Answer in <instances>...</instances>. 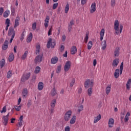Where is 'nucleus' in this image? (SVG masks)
Masks as SVG:
<instances>
[{
    "mask_svg": "<svg viewBox=\"0 0 131 131\" xmlns=\"http://www.w3.org/2000/svg\"><path fill=\"white\" fill-rule=\"evenodd\" d=\"M53 31V28L51 27L50 28V29L48 31V36H50V35H52V32Z\"/></svg>",
    "mask_w": 131,
    "mask_h": 131,
    "instance_id": "obj_51",
    "label": "nucleus"
},
{
    "mask_svg": "<svg viewBox=\"0 0 131 131\" xmlns=\"http://www.w3.org/2000/svg\"><path fill=\"white\" fill-rule=\"evenodd\" d=\"M40 71V67H39V66L36 67L34 71L35 73L36 74H37V73H39Z\"/></svg>",
    "mask_w": 131,
    "mask_h": 131,
    "instance_id": "obj_42",
    "label": "nucleus"
},
{
    "mask_svg": "<svg viewBox=\"0 0 131 131\" xmlns=\"http://www.w3.org/2000/svg\"><path fill=\"white\" fill-rule=\"evenodd\" d=\"M84 86L85 89H89V88H93V86H94V80L87 79L84 82Z\"/></svg>",
    "mask_w": 131,
    "mask_h": 131,
    "instance_id": "obj_2",
    "label": "nucleus"
},
{
    "mask_svg": "<svg viewBox=\"0 0 131 131\" xmlns=\"http://www.w3.org/2000/svg\"><path fill=\"white\" fill-rule=\"evenodd\" d=\"M128 119H129V118H128V117L125 116V118H124V121H125V122H127V121H128Z\"/></svg>",
    "mask_w": 131,
    "mask_h": 131,
    "instance_id": "obj_62",
    "label": "nucleus"
},
{
    "mask_svg": "<svg viewBox=\"0 0 131 131\" xmlns=\"http://www.w3.org/2000/svg\"><path fill=\"white\" fill-rule=\"evenodd\" d=\"M14 53H11L9 57V62H12V61L14 60Z\"/></svg>",
    "mask_w": 131,
    "mask_h": 131,
    "instance_id": "obj_33",
    "label": "nucleus"
},
{
    "mask_svg": "<svg viewBox=\"0 0 131 131\" xmlns=\"http://www.w3.org/2000/svg\"><path fill=\"white\" fill-rule=\"evenodd\" d=\"M93 48V41H89L88 44V50H91Z\"/></svg>",
    "mask_w": 131,
    "mask_h": 131,
    "instance_id": "obj_37",
    "label": "nucleus"
},
{
    "mask_svg": "<svg viewBox=\"0 0 131 131\" xmlns=\"http://www.w3.org/2000/svg\"><path fill=\"white\" fill-rule=\"evenodd\" d=\"M20 22V17L17 16L15 19L14 28H17L19 26Z\"/></svg>",
    "mask_w": 131,
    "mask_h": 131,
    "instance_id": "obj_11",
    "label": "nucleus"
},
{
    "mask_svg": "<svg viewBox=\"0 0 131 131\" xmlns=\"http://www.w3.org/2000/svg\"><path fill=\"white\" fill-rule=\"evenodd\" d=\"M42 54L37 56L35 59V63H40L42 61Z\"/></svg>",
    "mask_w": 131,
    "mask_h": 131,
    "instance_id": "obj_10",
    "label": "nucleus"
},
{
    "mask_svg": "<svg viewBox=\"0 0 131 131\" xmlns=\"http://www.w3.org/2000/svg\"><path fill=\"white\" fill-rule=\"evenodd\" d=\"M76 121V116H73L71 120H70V124H74L75 123V121Z\"/></svg>",
    "mask_w": 131,
    "mask_h": 131,
    "instance_id": "obj_29",
    "label": "nucleus"
},
{
    "mask_svg": "<svg viewBox=\"0 0 131 131\" xmlns=\"http://www.w3.org/2000/svg\"><path fill=\"white\" fill-rule=\"evenodd\" d=\"M10 14V10H7L3 13V16L4 18H8Z\"/></svg>",
    "mask_w": 131,
    "mask_h": 131,
    "instance_id": "obj_24",
    "label": "nucleus"
},
{
    "mask_svg": "<svg viewBox=\"0 0 131 131\" xmlns=\"http://www.w3.org/2000/svg\"><path fill=\"white\" fill-rule=\"evenodd\" d=\"M50 22V16H47L45 20L44 26L45 28L49 27V23Z\"/></svg>",
    "mask_w": 131,
    "mask_h": 131,
    "instance_id": "obj_13",
    "label": "nucleus"
},
{
    "mask_svg": "<svg viewBox=\"0 0 131 131\" xmlns=\"http://www.w3.org/2000/svg\"><path fill=\"white\" fill-rule=\"evenodd\" d=\"M57 7H58V3H55L53 4L52 6V9L53 10H56V9H57Z\"/></svg>",
    "mask_w": 131,
    "mask_h": 131,
    "instance_id": "obj_52",
    "label": "nucleus"
},
{
    "mask_svg": "<svg viewBox=\"0 0 131 131\" xmlns=\"http://www.w3.org/2000/svg\"><path fill=\"white\" fill-rule=\"evenodd\" d=\"M56 46V42L54 41H52V38H49L47 42V47L48 49L50 48H55Z\"/></svg>",
    "mask_w": 131,
    "mask_h": 131,
    "instance_id": "obj_3",
    "label": "nucleus"
},
{
    "mask_svg": "<svg viewBox=\"0 0 131 131\" xmlns=\"http://www.w3.org/2000/svg\"><path fill=\"white\" fill-rule=\"evenodd\" d=\"M27 107H28V108L30 107V106H31V100H29L27 104Z\"/></svg>",
    "mask_w": 131,
    "mask_h": 131,
    "instance_id": "obj_58",
    "label": "nucleus"
},
{
    "mask_svg": "<svg viewBox=\"0 0 131 131\" xmlns=\"http://www.w3.org/2000/svg\"><path fill=\"white\" fill-rule=\"evenodd\" d=\"M115 57H118L119 56V48L117 47L116 48V50L114 52Z\"/></svg>",
    "mask_w": 131,
    "mask_h": 131,
    "instance_id": "obj_31",
    "label": "nucleus"
},
{
    "mask_svg": "<svg viewBox=\"0 0 131 131\" xmlns=\"http://www.w3.org/2000/svg\"><path fill=\"white\" fill-rule=\"evenodd\" d=\"M32 33H30L27 38V42H30L32 40Z\"/></svg>",
    "mask_w": 131,
    "mask_h": 131,
    "instance_id": "obj_28",
    "label": "nucleus"
},
{
    "mask_svg": "<svg viewBox=\"0 0 131 131\" xmlns=\"http://www.w3.org/2000/svg\"><path fill=\"white\" fill-rule=\"evenodd\" d=\"M71 114H72V112L71 111H69L65 114L64 120L66 121H68V120L70 119Z\"/></svg>",
    "mask_w": 131,
    "mask_h": 131,
    "instance_id": "obj_6",
    "label": "nucleus"
},
{
    "mask_svg": "<svg viewBox=\"0 0 131 131\" xmlns=\"http://www.w3.org/2000/svg\"><path fill=\"white\" fill-rule=\"evenodd\" d=\"M64 131H70V126H67L64 128Z\"/></svg>",
    "mask_w": 131,
    "mask_h": 131,
    "instance_id": "obj_56",
    "label": "nucleus"
},
{
    "mask_svg": "<svg viewBox=\"0 0 131 131\" xmlns=\"http://www.w3.org/2000/svg\"><path fill=\"white\" fill-rule=\"evenodd\" d=\"M12 77V71H9L7 74V78H11Z\"/></svg>",
    "mask_w": 131,
    "mask_h": 131,
    "instance_id": "obj_45",
    "label": "nucleus"
},
{
    "mask_svg": "<svg viewBox=\"0 0 131 131\" xmlns=\"http://www.w3.org/2000/svg\"><path fill=\"white\" fill-rule=\"evenodd\" d=\"M126 89L128 91H129L130 90V84H126Z\"/></svg>",
    "mask_w": 131,
    "mask_h": 131,
    "instance_id": "obj_61",
    "label": "nucleus"
},
{
    "mask_svg": "<svg viewBox=\"0 0 131 131\" xmlns=\"http://www.w3.org/2000/svg\"><path fill=\"white\" fill-rule=\"evenodd\" d=\"M115 5H116L115 0H111V7H113V8H114V7H115Z\"/></svg>",
    "mask_w": 131,
    "mask_h": 131,
    "instance_id": "obj_47",
    "label": "nucleus"
},
{
    "mask_svg": "<svg viewBox=\"0 0 131 131\" xmlns=\"http://www.w3.org/2000/svg\"><path fill=\"white\" fill-rule=\"evenodd\" d=\"M61 39L63 41H65V40H66V36H65V35H63L62 36Z\"/></svg>",
    "mask_w": 131,
    "mask_h": 131,
    "instance_id": "obj_59",
    "label": "nucleus"
},
{
    "mask_svg": "<svg viewBox=\"0 0 131 131\" xmlns=\"http://www.w3.org/2000/svg\"><path fill=\"white\" fill-rule=\"evenodd\" d=\"M50 95L52 97H54V96H56V95H57V91H56V89L55 88H53V89L51 91Z\"/></svg>",
    "mask_w": 131,
    "mask_h": 131,
    "instance_id": "obj_34",
    "label": "nucleus"
},
{
    "mask_svg": "<svg viewBox=\"0 0 131 131\" xmlns=\"http://www.w3.org/2000/svg\"><path fill=\"white\" fill-rule=\"evenodd\" d=\"M11 23V20L9 18H7L5 21V24L6 25V27L5 28L6 31H8V29H9V27H10V24Z\"/></svg>",
    "mask_w": 131,
    "mask_h": 131,
    "instance_id": "obj_17",
    "label": "nucleus"
},
{
    "mask_svg": "<svg viewBox=\"0 0 131 131\" xmlns=\"http://www.w3.org/2000/svg\"><path fill=\"white\" fill-rule=\"evenodd\" d=\"M77 53V48L75 46L72 47L71 49V54L72 55H75Z\"/></svg>",
    "mask_w": 131,
    "mask_h": 131,
    "instance_id": "obj_15",
    "label": "nucleus"
},
{
    "mask_svg": "<svg viewBox=\"0 0 131 131\" xmlns=\"http://www.w3.org/2000/svg\"><path fill=\"white\" fill-rule=\"evenodd\" d=\"M15 34H16V31L14 30V29H9L8 32L9 36H11L10 39V42L11 43L14 39V37H15Z\"/></svg>",
    "mask_w": 131,
    "mask_h": 131,
    "instance_id": "obj_4",
    "label": "nucleus"
},
{
    "mask_svg": "<svg viewBox=\"0 0 131 131\" xmlns=\"http://www.w3.org/2000/svg\"><path fill=\"white\" fill-rule=\"evenodd\" d=\"M1 113H6L7 112V107L6 106L3 107V110L0 111Z\"/></svg>",
    "mask_w": 131,
    "mask_h": 131,
    "instance_id": "obj_48",
    "label": "nucleus"
},
{
    "mask_svg": "<svg viewBox=\"0 0 131 131\" xmlns=\"http://www.w3.org/2000/svg\"><path fill=\"white\" fill-rule=\"evenodd\" d=\"M58 57H53L52 59H51V64H56V63L58 62Z\"/></svg>",
    "mask_w": 131,
    "mask_h": 131,
    "instance_id": "obj_22",
    "label": "nucleus"
},
{
    "mask_svg": "<svg viewBox=\"0 0 131 131\" xmlns=\"http://www.w3.org/2000/svg\"><path fill=\"white\" fill-rule=\"evenodd\" d=\"M9 47V41L8 40H5L3 45L2 46V50L6 51Z\"/></svg>",
    "mask_w": 131,
    "mask_h": 131,
    "instance_id": "obj_16",
    "label": "nucleus"
},
{
    "mask_svg": "<svg viewBox=\"0 0 131 131\" xmlns=\"http://www.w3.org/2000/svg\"><path fill=\"white\" fill-rule=\"evenodd\" d=\"M81 5H85L86 4V0H81Z\"/></svg>",
    "mask_w": 131,
    "mask_h": 131,
    "instance_id": "obj_60",
    "label": "nucleus"
},
{
    "mask_svg": "<svg viewBox=\"0 0 131 131\" xmlns=\"http://www.w3.org/2000/svg\"><path fill=\"white\" fill-rule=\"evenodd\" d=\"M123 70V62H122L120 67V73L122 74V71Z\"/></svg>",
    "mask_w": 131,
    "mask_h": 131,
    "instance_id": "obj_43",
    "label": "nucleus"
},
{
    "mask_svg": "<svg viewBox=\"0 0 131 131\" xmlns=\"http://www.w3.org/2000/svg\"><path fill=\"white\" fill-rule=\"evenodd\" d=\"M9 122V118L5 117V116H3V122L4 125H7L8 124V122Z\"/></svg>",
    "mask_w": 131,
    "mask_h": 131,
    "instance_id": "obj_18",
    "label": "nucleus"
},
{
    "mask_svg": "<svg viewBox=\"0 0 131 131\" xmlns=\"http://www.w3.org/2000/svg\"><path fill=\"white\" fill-rule=\"evenodd\" d=\"M88 96H89L90 97H91V96H92V94H93V88L91 87L89 88L88 89Z\"/></svg>",
    "mask_w": 131,
    "mask_h": 131,
    "instance_id": "obj_32",
    "label": "nucleus"
},
{
    "mask_svg": "<svg viewBox=\"0 0 131 131\" xmlns=\"http://www.w3.org/2000/svg\"><path fill=\"white\" fill-rule=\"evenodd\" d=\"M105 35V29H102L100 31V40L102 41L103 38H104V35Z\"/></svg>",
    "mask_w": 131,
    "mask_h": 131,
    "instance_id": "obj_19",
    "label": "nucleus"
},
{
    "mask_svg": "<svg viewBox=\"0 0 131 131\" xmlns=\"http://www.w3.org/2000/svg\"><path fill=\"white\" fill-rule=\"evenodd\" d=\"M82 110H83V105L82 104H79V105H78L77 112L80 113V112H81Z\"/></svg>",
    "mask_w": 131,
    "mask_h": 131,
    "instance_id": "obj_30",
    "label": "nucleus"
},
{
    "mask_svg": "<svg viewBox=\"0 0 131 131\" xmlns=\"http://www.w3.org/2000/svg\"><path fill=\"white\" fill-rule=\"evenodd\" d=\"M69 9H70V5H69V3H67L66 7L64 8V13L66 14H67L69 11Z\"/></svg>",
    "mask_w": 131,
    "mask_h": 131,
    "instance_id": "obj_27",
    "label": "nucleus"
},
{
    "mask_svg": "<svg viewBox=\"0 0 131 131\" xmlns=\"http://www.w3.org/2000/svg\"><path fill=\"white\" fill-rule=\"evenodd\" d=\"M120 60L119 58H115L112 62L113 68H115V67H117L118 66V64H119Z\"/></svg>",
    "mask_w": 131,
    "mask_h": 131,
    "instance_id": "obj_8",
    "label": "nucleus"
},
{
    "mask_svg": "<svg viewBox=\"0 0 131 131\" xmlns=\"http://www.w3.org/2000/svg\"><path fill=\"white\" fill-rule=\"evenodd\" d=\"M78 94H81L82 93V88L81 87L78 89Z\"/></svg>",
    "mask_w": 131,
    "mask_h": 131,
    "instance_id": "obj_55",
    "label": "nucleus"
},
{
    "mask_svg": "<svg viewBox=\"0 0 131 131\" xmlns=\"http://www.w3.org/2000/svg\"><path fill=\"white\" fill-rule=\"evenodd\" d=\"M64 50H65V46L64 45H61L60 47V52H64Z\"/></svg>",
    "mask_w": 131,
    "mask_h": 131,
    "instance_id": "obj_53",
    "label": "nucleus"
},
{
    "mask_svg": "<svg viewBox=\"0 0 131 131\" xmlns=\"http://www.w3.org/2000/svg\"><path fill=\"white\" fill-rule=\"evenodd\" d=\"M14 108L15 109L16 111H19L21 109V105H19V106L15 105L14 106Z\"/></svg>",
    "mask_w": 131,
    "mask_h": 131,
    "instance_id": "obj_50",
    "label": "nucleus"
},
{
    "mask_svg": "<svg viewBox=\"0 0 131 131\" xmlns=\"http://www.w3.org/2000/svg\"><path fill=\"white\" fill-rule=\"evenodd\" d=\"M101 118H102V116L101 115V114H99V115H98L97 116L94 117V123H97V122H99V121H100V120H101Z\"/></svg>",
    "mask_w": 131,
    "mask_h": 131,
    "instance_id": "obj_14",
    "label": "nucleus"
},
{
    "mask_svg": "<svg viewBox=\"0 0 131 131\" xmlns=\"http://www.w3.org/2000/svg\"><path fill=\"white\" fill-rule=\"evenodd\" d=\"M56 99L52 100L50 103V106L52 108H55L56 106Z\"/></svg>",
    "mask_w": 131,
    "mask_h": 131,
    "instance_id": "obj_35",
    "label": "nucleus"
},
{
    "mask_svg": "<svg viewBox=\"0 0 131 131\" xmlns=\"http://www.w3.org/2000/svg\"><path fill=\"white\" fill-rule=\"evenodd\" d=\"M131 84V79H128V81H127L126 84Z\"/></svg>",
    "mask_w": 131,
    "mask_h": 131,
    "instance_id": "obj_64",
    "label": "nucleus"
},
{
    "mask_svg": "<svg viewBox=\"0 0 131 131\" xmlns=\"http://www.w3.org/2000/svg\"><path fill=\"white\" fill-rule=\"evenodd\" d=\"M114 27L115 30V33L118 35L119 33H121L122 32V30L123 29V26L122 25H119V21L116 19L115 20L114 23Z\"/></svg>",
    "mask_w": 131,
    "mask_h": 131,
    "instance_id": "obj_1",
    "label": "nucleus"
},
{
    "mask_svg": "<svg viewBox=\"0 0 131 131\" xmlns=\"http://www.w3.org/2000/svg\"><path fill=\"white\" fill-rule=\"evenodd\" d=\"M89 40V34H86L85 37L84 39V42L85 43H88V41Z\"/></svg>",
    "mask_w": 131,
    "mask_h": 131,
    "instance_id": "obj_44",
    "label": "nucleus"
},
{
    "mask_svg": "<svg viewBox=\"0 0 131 131\" xmlns=\"http://www.w3.org/2000/svg\"><path fill=\"white\" fill-rule=\"evenodd\" d=\"M3 13H4V8L3 7H1L0 8V16H2Z\"/></svg>",
    "mask_w": 131,
    "mask_h": 131,
    "instance_id": "obj_57",
    "label": "nucleus"
},
{
    "mask_svg": "<svg viewBox=\"0 0 131 131\" xmlns=\"http://www.w3.org/2000/svg\"><path fill=\"white\" fill-rule=\"evenodd\" d=\"M27 55H28V51H26L22 56L21 59L23 60H25V59H26V57H27Z\"/></svg>",
    "mask_w": 131,
    "mask_h": 131,
    "instance_id": "obj_41",
    "label": "nucleus"
},
{
    "mask_svg": "<svg viewBox=\"0 0 131 131\" xmlns=\"http://www.w3.org/2000/svg\"><path fill=\"white\" fill-rule=\"evenodd\" d=\"M36 25H37L36 22L33 23L32 24V28L33 30H35L36 29Z\"/></svg>",
    "mask_w": 131,
    "mask_h": 131,
    "instance_id": "obj_46",
    "label": "nucleus"
},
{
    "mask_svg": "<svg viewBox=\"0 0 131 131\" xmlns=\"http://www.w3.org/2000/svg\"><path fill=\"white\" fill-rule=\"evenodd\" d=\"M61 70H62V65L59 64L57 68L56 73H60Z\"/></svg>",
    "mask_w": 131,
    "mask_h": 131,
    "instance_id": "obj_39",
    "label": "nucleus"
},
{
    "mask_svg": "<svg viewBox=\"0 0 131 131\" xmlns=\"http://www.w3.org/2000/svg\"><path fill=\"white\" fill-rule=\"evenodd\" d=\"M71 67V61H67L64 66V71H65V72H68Z\"/></svg>",
    "mask_w": 131,
    "mask_h": 131,
    "instance_id": "obj_5",
    "label": "nucleus"
},
{
    "mask_svg": "<svg viewBox=\"0 0 131 131\" xmlns=\"http://www.w3.org/2000/svg\"><path fill=\"white\" fill-rule=\"evenodd\" d=\"M5 64H6V61L5 60V59H2V60L0 61L1 68H3V67L5 66Z\"/></svg>",
    "mask_w": 131,
    "mask_h": 131,
    "instance_id": "obj_36",
    "label": "nucleus"
},
{
    "mask_svg": "<svg viewBox=\"0 0 131 131\" xmlns=\"http://www.w3.org/2000/svg\"><path fill=\"white\" fill-rule=\"evenodd\" d=\"M108 127H113L114 126V119L111 118L108 119Z\"/></svg>",
    "mask_w": 131,
    "mask_h": 131,
    "instance_id": "obj_12",
    "label": "nucleus"
},
{
    "mask_svg": "<svg viewBox=\"0 0 131 131\" xmlns=\"http://www.w3.org/2000/svg\"><path fill=\"white\" fill-rule=\"evenodd\" d=\"M28 94V91L27 89H25L23 91V97H27Z\"/></svg>",
    "mask_w": 131,
    "mask_h": 131,
    "instance_id": "obj_40",
    "label": "nucleus"
},
{
    "mask_svg": "<svg viewBox=\"0 0 131 131\" xmlns=\"http://www.w3.org/2000/svg\"><path fill=\"white\" fill-rule=\"evenodd\" d=\"M96 3H93L92 4L91 6V8H90V13L91 14H93L96 12Z\"/></svg>",
    "mask_w": 131,
    "mask_h": 131,
    "instance_id": "obj_9",
    "label": "nucleus"
},
{
    "mask_svg": "<svg viewBox=\"0 0 131 131\" xmlns=\"http://www.w3.org/2000/svg\"><path fill=\"white\" fill-rule=\"evenodd\" d=\"M40 52V45L37 44L36 46V55H38L39 52Z\"/></svg>",
    "mask_w": 131,
    "mask_h": 131,
    "instance_id": "obj_25",
    "label": "nucleus"
},
{
    "mask_svg": "<svg viewBox=\"0 0 131 131\" xmlns=\"http://www.w3.org/2000/svg\"><path fill=\"white\" fill-rule=\"evenodd\" d=\"M119 73H120V71L119 69H116L114 73L115 78H118L119 77Z\"/></svg>",
    "mask_w": 131,
    "mask_h": 131,
    "instance_id": "obj_23",
    "label": "nucleus"
},
{
    "mask_svg": "<svg viewBox=\"0 0 131 131\" xmlns=\"http://www.w3.org/2000/svg\"><path fill=\"white\" fill-rule=\"evenodd\" d=\"M44 84L42 82H39L38 84V91H42L43 89Z\"/></svg>",
    "mask_w": 131,
    "mask_h": 131,
    "instance_id": "obj_21",
    "label": "nucleus"
},
{
    "mask_svg": "<svg viewBox=\"0 0 131 131\" xmlns=\"http://www.w3.org/2000/svg\"><path fill=\"white\" fill-rule=\"evenodd\" d=\"M74 83H75V79L72 78L70 81V86H71V88H72L74 85Z\"/></svg>",
    "mask_w": 131,
    "mask_h": 131,
    "instance_id": "obj_38",
    "label": "nucleus"
},
{
    "mask_svg": "<svg viewBox=\"0 0 131 131\" xmlns=\"http://www.w3.org/2000/svg\"><path fill=\"white\" fill-rule=\"evenodd\" d=\"M97 65V60L94 59L93 60V66H96Z\"/></svg>",
    "mask_w": 131,
    "mask_h": 131,
    "instance_id": "obj_63",
    "label": "nucleus"
},
{
    "mask_svg": "<svg viewBox=\"0 0 131 131\" xmlns=\"http://www.w3.org/2000/svg\"><path fill=\"white\" fill-rule=\"evenodd\" d=\"M110 92H111V85H108L105 89V94L109 95Z\"/></svg>",
    "mask_w": 131,
    "mask_h": 131,
    "instance_id": "obj_26",
    "label": "nucleus"
},
{
    "mask_svg": "<svg viewBox=\"0 0 131 131\" xmlns=\"http://www.w3.org/2000/svg\"><path fill=\"white\" fill-rule=\"evenodd\" d=\"M24 36H25V32H23L21 36H20V40L23 41V39H24Z\"/></svg>",
    "mask_w": 131,
    "mask_h": 131,
    "instance_id": "obj_49",
    "label": "nucleus"
},
{
    "mask_svg": "<svg viewBox=\"0 0 131 131\" xmlns=\"http://www.w3.org/2000/svg\"><path fill=\"white\" fill-rule=\"evenodd\" d=\"M30 77V73H25L21 77V81H25Z\"/></svg>",
    "mask_w": 131,
    "mask_h": 131,
    "instance_id": "obj_7",
    "label": "nucleus"
},
{
    "mask_svg": "<svg viewBox=\"0 0 131 131\" xmlns=\"http://www.w3.org/2000/svg\"><path fill=\"white\" fill-rule=\"evenodd\" d=\"M68 28L69 32H71V31L72 30V26L71 25H69Z\"/></svg>",
    "mask_w": 131,
    "mask_h": 131,
    "instance_id": "obj_54",
    "label": "nucleus"
},
{
    "mask_svg": "<svg viewBox=\"0 0 131 131\" xmlns=\"http://www.w3.org/2000/svg\"><path fill=\"white\" fill-rule=\"evenodd\" d=\"M106 48H107V43L106 40H103L101 43V50H106Z\"/></svg>",
    "mask_w": 131,
    "mask_h": 131,
    "instance_id": "obj_20",
    "label": "nucleus"
}]
</instances>
